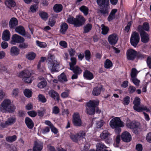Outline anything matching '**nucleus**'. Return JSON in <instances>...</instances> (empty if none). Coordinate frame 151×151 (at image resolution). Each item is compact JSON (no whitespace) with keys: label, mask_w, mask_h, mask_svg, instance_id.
Masks as SVG:
<instances>
[{"label":"nucleus","mask_w":151,"mask_h":151,"mask_svg":"<svg viewBox=\"0 0 151 151\" xmlns=\"http://www.w3.org/2000/svg\"><path fill=\"white\" fill-rule=\"evenodd\" d=\"M92 25L91 24H88L84 27V33L88 32L91 29Z\"/></svg>","instance_id":"a19ab883"},{"label":"nucleus","mask_w":151,"mask_h":151,"mask_svg":"<svg viewBox=\"0 0 151 151\" xmlns=\"http://www.w3.org/2000/svg\"><path fill=\"white\" fill-rule=\"evenodd\" d=\"M73 123L76 126L80 127L82 125V121L78 113H74L73 115Z\"/></svg>","instance_id":"0eeeda50"},{"label":"nucleus","mask_w":151,"mask_h":151,"mask_svg":"<svg viewBox=\"0 0 151 151\" xmlns=\"http://www.w3.org/2000/svg\"><path fill=\"white\" fill-rule=\"evenodd\" d=\"M99 100L90 101L87 103L86 107L87 113L91 115L95 113V107L99 105Z\"/></svg>","instance_id":"20e7f679"},{"label":"nucleus","mask_w":151,"mask_h":151,"mask_svg":"<svg viewBox=\"0 0 151 151\" xmlns=\"http://www.w3.org/2000/svg\"><path fill=\"white\" fill-rule=\"evenodd\" d=\"M139 39L138 33L136 32H134L132 34L130 39L131 45L133 46L136 47L139 41Z\"/></svg>","instance_id":"423d86ee"},{"label":"nucleus","mask_w":151,"mask_h":151,"mask_svg":"<svg viewBox=\"0 0 151 151\" xmlns=\"http://www.w3.org/2000/svg\"><path fill=\"white\" fill-rule=\"evenodd\" d=\"M11 101L9 99H5L0 105V111L4 113L6 110L11 104Z\"/></svg>","instance_id":"6e6552de"},{"label":"nucleus","mask_w":151,"mask_h":151,"mask_svg":"<svg viewBox=\"0 0 151 151\" xmlns=\"http://www.w3.org/2000/svg\"><path fill=\"white\" fill-rule=\"evenodd\" d=\"M109 8L108 4H106L105 5L103 6L102 8L99 10V12L101 14V15L104 16L108 15Z\"/></svg>","instance_id":"2eb2a0df"},{"label":"nucleus","mask_w":151,"mask_h":151,"mask_svg":"<svg viewBox=\"0 0 151 151\" xmlns=\"http://www.w3.org/2000/svg\"><path fill=\"white\" fill-rule=\"evenodd\" d=\"M16 119L15 117H10L8 118L6 124L8 125H10L14 124L16 122Z\"/></svg>","instance_id":"c756f323"},{"label":"nucleus","mask_w":151,"mask_h":151,"mask_svg":"<svg viewBox=\"0 0 151 151\" xmlns=\"http://www.w3.org/2000/svg\"><path fill=\"white\" fill-rule=\"evenodd\" d=\"M134 106L133 108L134 110L138 112L142 111L145 110L147 112H150V110L147 108L146 106L143 105L139 106L140 104V99L138 97H136L135 98L133 101Z\"/></svg>","instance_id":"7ed1b4c3"},{"label":"nucleus","mask_w":151,"mask_h":151,"mask_svg":"<svg viewBox=\"0 0 151 151\" xmlns=\"http://www.w3.org/2000/svg\"><path fill=\"white\" fill-rule=\"evenodd\" d=\"M27 114L30 116L32 117L36 116L37 115V112L35 111H28Z\"/></svg>","instance_id":"052dcab7"},{"label":"nucleus","mask_w":151,"mask_h":151,"mask_svg":"<svg viewBox=\"0 0 151 151\" xmlns=\"http://www.w3.org/2000/svg\"><path fill=\"white\" fill-rule=\"evenodd\" d=\"M70 137L73 142H77L78 141L80 140L77 133L76 134H71Z\"/></svg>","instance_id":"e433bc0d"},{"label":"nucleus","mask_w":151,"mask_h":151,"mask_svg":"<svg viewBox=\"0 0 151 151\" xmlns=\"http://www.w3.org/2000/svg\"><path fill=\"white\" fill-rule=\"evenodd\" d=\"M137 56V52L134 50L130 49L127 52V58L129 60H133Z\"/></svg>","instance_id":"9b49d317"},{"label":"nucleus","mask_w":151,"mask_h":151,"mask_svg":"<svg viewBox=\"0 0 151 151\" xmlns=\"http://www.w3.org/2000/svg\"><path fill=\"white\" fill-rule=\"evenodd\" d=\"M36 56V54L33 52H29L26 55V58L30 60H33Z\"/></svg>","instance_id":"cd10ccee"},{"label":"nucleus","mask_w":151,"mask_h":151,"mask_svg":"<svg viewBox=\"0 0 151 151\" xmlns=\"http://www.w3.org/2000/svg\"><path fill=\"white\" fill-rule=\"evenodd\" d=\"M129 102L130 97L127 96L124 98L122 103L124 105H127L129 104Z\"/></svg>","instance_id":"603ef678"},{"label":"nucleus","mask_w":151,"mask_h":151,"mask_svg":"<svg viewBox=\"0 0 151 151\" xmlns=\"http://www.w3.org/2000/svg\"><path fill=\"white\" fill-rule=\"evenodd\" d=\"M39 101L42 103H45L46 101V99L44 96L42 94H39L38 95Z\"/></svg>","instance_id":"13d9d810"},{"label":"nucleus","mask_w":151,"mask_h":151,"mask_svg":"<svg viewBox=\"0 0 151 151\" xmlns=\"http://www.w3.org/2000/svg\"><path fill=\"white\" fill-rule=\"evenodd\" d=\"M18 21L15 17L12 18L9 22V27L11 29L15 28L18 24Z\"/></svg>","instance_id":"dca6fc26"},{"label":"nucleus","mask_w":151,"mask_h":151,"mask_svg":"<svg viewBox=\"0 0 151 151\" xmlns=\"http://www.w3.org/2000/svg\"><path fill=\"white\" fill-rule=\"evenodd\" d=\"M39 15L43 20L45 21L47 20L49 17L48 14L43 11L40 12L39 13Z\"/></svg>","instance_id":"473e14b6"},{"label":"nucleus","mask_w":151,"mask_h":151,"mask_svg":"<svg viewBox=\"0 0 151 151\" xmlns=\"http://www.w3.org/2000/svg\"><path fill=\"white\" fill-rule=\"evenodd\" d=\"M10 33L8 30H5L3 32L2 35V39L4 41H8L10 38Z\"/></svg>","instance_id":"412c9836"},{"label":"nucleus","mask_w":151,"mask_h":151,"mask_svg":"<svg viewBox=\"0 0 151 151\" xmlns=\"http://www.w3.org/2000/svg\"><path fill=\"white\" fill-rule=\"evenodd\" d=\"M28 46V43H20L19 45V47L21 49H24L27 48Z\"/></svg>","instance_id":"bf43d9fd"},{"label":"nucleus","mask_w":151,"mask_h":151,"mask_svg":"<svg viewBox=\"0 0 151 151\" xmlns=\"http://www.w3.org/2000/svg\"><path fill=\"white\" fill-rule=\"evenodd\" d=\"M131 80L135 86L137 87L139 86L140 83V81L136 77L131 78Z\"/></svg>","instance_id":"5fc2aeb1"},{"label":"nucleus","mask_w":151,"mask_h":151,"mask_svg":"<svg viewBox=\"0 0 151 151\" xmlns=\"http://www.w3.org/2000/svg\"><path fill=\"white\" fill-rule=\"evenodd\" d=\"M57 18V14H51V17L49 19L48 22V24L51 27H52L55 24V19Z\"/></svg>","instance_id":"6ab92c4d"},{"label":"nucleus","mask_w":151,"mask_h":151,"mask_svg":"<svg viewBox=\"0 0 151 151\" xmlns=\"http://www.w3.org/2000/svg\"><path fill=\"white\" fill-rule=\"evenodd\" d=\"M38 7L37 6L36 4H34L31 6L30 7V12L32 13H34L36 12L37 11Z\"/></svg>","instance_id":"49530a36"},{"label":"nucleus","mask_w":151,"mask_h":151,"mask_svg":"<svg viewBox=\"0 0 151 151\" xmlns=\"http://www.w3.org/2000/svg\"><path fill=\"white\" fill-rule=\"evenodd\" d=\"M5 4L9 8L14 7L16 5L15 2L13 0H7L5 1Z\"/></svg>","instance_id":"7c9ffc66"},{"label":"nucleus","mask_w":151,"mask_h":151,"mask_svg":"<svg viewBox=\"0 0 151 151\" xmlns=\"http://www.w3.org/2000/svg\"><path fill=\"white\" fill-rule=\"evenodd\" d=\"M117 11V9H113L112 10L108 18V20L109 21H111L114 19L115 13Z\"/></svg>","instance_id":"c85d7f7f"},{"label":"nucleus","mask_w":151,"mask_h":151,"mask_svg":"<svg viewBox=\"0 0 151 151\" xmlns=\"http://www.w3.org/2000/svg\"><path fill=\"white\" fill-rule=\"evenodd\" d=\"M36 43L37 45L40 47L45 48L47 47V45L45 42H42L38 40H37Z\"/></svg>","instance_id":"6e6d98bb"},{"label":"nucleus","mask_w":151,"mask_h":151,"mask_svg":"<svg viewBox=\"0 0 151 151\" xmlns=\"http://www.w3.org/2000/svg\"><path fill=\"white\" fill-rule=\"evenodd\" d=\"M137 73L138 72L136 69L134 68H132V69L131 72L130 74L131 78L136 77Z\"/></svg>","instance_id":"8fccbe9b"},{"label":"nucleus","mask_w":151,"mask_h":151,"mask_svg":"<svg viewBox=\"0 0 151 151\" xmlns=\"http://www.w3.org/2000/svg\"><path fill=\"white\" fill-rule=\"evenodd\" d=\"M121 138L122 140L126 142H129L132 139L130 134L127 131L124 132L122 133Z\"/></svg>","instance_id":"ddd939ff"},{"label":"nucleus","mask_w":151,"mask_h":151,"mask_svg":"<svg viewBox=\"0 0 151 151\" xmlns=\"http://www.w3.org/2000/svg\"><path fill=\"white\" fill-rule=\"evenodd\" d=\"M149 24L147 22H145L143 25V28L144 30L148 31L149 29Z\"/></svg>","instance_id":"e2e57ef3"},{"label":"nucleus","mask_w":151,"mask_h":151,"mask_svg":"<svg viewBox=\"0 0 151 151\" xmlns=\"http://www.w3.org/2000/svg\"><path fill=\"white\" fill-rule=\"evenodd\" d=\"M110 125L112 128H114L117 127H124V123L119 117H116L111 120Z\"/></svg>","instance_id":"39448f33"},{"label":"nucleus","mask_w":151,"mask_h":151,"mask_svg":"<svg viewBox=\"0 0 151 151\" xmlns=\"http://www.w3.org/2000/svg\"><path fill=\"white\" fill-rule=\"evenodd\" d=\"M96 151H101L103 149L106 147L104 145L101 143H98L96 145Z\"/></svg>","instance_id":"ea45409f"},{"label":"nucleus","mask_w":151,"mask_h":151,"mask_svg":"<svg viewBox=\"0 0 151 151\" xmlns=\"http://www.w3.org/2000/svg\"><path fill=\"white\" fill-rule=\"evenodd\" d=\"M58 80L62 82H65L67 81L66 76L63 73H62L61 75L58 76Z\"/></svg>","instance_id":"c9c22d12"},{"label":"nucleus","mask_w":151,"mask_h":151,"mask_svg":"<svg viewBox=\"0 0 151 151\" xmlns=\"http://www.w3.org/2000/svg\"><path fill=\"white\" fill-rule=\"evenodd\" d=\"M19 76L20 78H24L28 77H31V73L28 70H25L20 72Z\"/></svg>","instance_id":"aec40b11"},{"label":"nucleus","mask_w":151,"mask_h":151,"mask_svg":"<svg viewBox=\"0 0 151 151\" xmlns=\"http://www.w3.org/2000/svg\"><path fill=\"white\" fill-rule=\"evenodd\" d=\"M68 25L65 23H62L60 25V32L62 34H65L68 28Z\"/></svg>","instance_id":"a878e982"},{"label":"nucleus","mask_w":151,"mask_h":151,"mask_svg":"<svg viewBox=\"0 0 151 151\" xmlns=\"http://www.w3.org/2000/svg\"><path fill=\"white\" fill-rule=\"evenodd\" d=\"M12 43L13 44L15 43H21L24 41V39L23 37L19 35L15 34L12 35Z\"/></svg>","instance_id":"1a4fd4ad"},{"label":"nucleus","mask_w":151,"mask_h":151,"mask_svg":"<svg viewBox=\"0 0 151 151\" xmlns=\"http://www.w3.org/2000/svg\"><path fill=\"white\" fill-rule=\"evenodd\" d=\"M23 80L24 82L27 83H31L32 81L31 77H28L26 78H23Z\"/></svg>","instance_id":"680f3d73"},{"label":"nucleus","mask_w":151,"mask_h":151,"mask_svg":"<svg viewBox=\"0 0 151 151\" xmlns=\"http://www.w3.org/2000/svg\"><path fill=\"white\" fill-rule=\"evenodd\" d=\"M17 139V137L16 135L7 137L6 139L9 142H12L15 141Z\"/></svg>","instance_id":"f704fd0d"},{"label":"nucleus","mask_w":151,"mask_h":151,"mask_svg":"<svg viewBox=\"0 0 151 151\" xmlns=\"http://www.w3.org/2000/svg\"><path fill=\"white\" fill-rule=\"evenodd\" d=\"M147 63L148 66L151 69V57L148 56L147 60Z\"/></svg>","instance_id":"69168bd1"},{"label":"nucleus","mask_w":151,"mask_h":151,"mask_svg":"<svg viewBox=\"0 0 151 151\" xmlns=\"http://www.w3.org/2000/svg\"><path fill=\"white\" fill-rule=\"evenodd\" d=\"M43 143L40 141H35L33 147V151H42L43 148Z\"/></svg>","instance_id":"f8f14e48"},{"label":"nucleus","mask_w":151,"mask_h":151,"mask_svg":"<svg viewBox=\"0 0 151 151\" xmlns=\"http://www.w3.org/2000/svg\"><path fill=\"white\" fill-rule=\"evenodd\" d=\"M141 40L144 43H146L148 42L149 40V37L148 34L145 32H140Z\"/></svg>","instance_id":"f3484780"},{"label":"nucleus","mask_w":151,"mask_h":151,"mask_svg":"<svg viewBox=\"0 0 151 151\" xmlns=\"http://www.w3.org/2000/svg\"><path fill=\"white\" fill-rule=\"evenodd\" d=\"M136 149L137 151H142L143 148L141 144H138L136 146Z\"/></svg>","instance_id":"338daca9"},{"label":"nucleus","mask_w":151,"mask_h":151,"mask_svg":"<svg viewBox=\"0 0 151 151\" xmlns=\"http://www.w3.org/2000/svg\"><path fill=\"white\" fill-rule=\"evenodd\" d=\"M97 3L99 6H101L106 4H109L108 2H106V0H97Z\"/></svg>","instance_id":"09e8293b"},{"label":"nucleus","mask_w":151,"mask_h":151,"mask_svg":"<svg viewBox=\"0 0 151 151\" xmlns=\"http://www.w3.org/2000/svg\"><path fill=\"white\" fill-rule=\"evenodd\" d=\"M71 62L69 63L70 65V68H72L76 65V59L74 57H72L70 58Z\"/></svg>","instance_id":"79ce46f5"},{"label":"nucleus","mask_w":151,"mask_h":151,"mask_svg":"<svg viewBox=\"0 0 151 151\" xmlns=\"http://www.w3.org/2000/svg\"><path fill=\"white\" fill-rule=\"evenodd\" d=\"M109 135V133L108 131L106 130L104 131L100 135L102 139H105Z\"/></svg>","instance_id":"3c124183"},{"label":"nucleus","mask_w":151,"mask_h":151,"mask_svg":"<svg viewBox=\"0 0 151 151\" xmlns=\"http://www.w3.org/2000/svg\"><path fill=\"white\" fill-rule=\"evenodd\" d=\"M69 69L73 71V73L78 75L80 74L82 72V70L80 67L78 65L75 66Z\"/></svg>","instance_id":"b1692460"},{"label":"nucleus","mask_w":151,"mask_h":151,"mask_svg":"<svg viewBox=\"0 0 151 151\" xmlns=\"http://www.w3.org/2000/svg\"><path fill=\"white\" fill-rule=\"evenodd\" d=\"M47 84L46 81H43L39 83L38 84L37 86L40 88H43L46 86Z\"/></svg>","instance_id":"864d4df0"},{"label":"nucleus","mask_w":151,"mask_h":151,"mask_svg":"<svg viewBox=\"0 0 151 151\" xmlns=\"http://www.w3.org/2000/svg\"><path fill=\"white\" fill-rule=\"evenodd\" d=\"M25 123L28 128L32 129L33 127L34 122L30 118L28 117H26L25 119Z\"/></svg>","instance_id":"a211bd4d"},{"label":"nucleus","mask_w":151,"mask_h":151,"mask_svg":"<svg viewBox=\"0 0 151 151\" xmlns=\"http://www.w3.org/2000/svg\"><path fill=\"white\" fill-rule=\"evenodd\" d=\"M16 109V107L14 105H10L9 106V107L7 108V109L6 110V111H4V112L9 113H13L15 111Z\"/></svg>","instance_id":"2f4dec72"},{"label":"nucleus","mask_w":151,"mask_h":151,"mask_svg":"<svg viewBox=\"0 0 151 151\" xmlns=\"http://www.w3.org/2000/svg\"><path fill=\"white\" fill-rule=\"evenodd\" d=\"M80 9L85 15H87L88 14V8L86 6H83L80 8Z\"/></svg>","instance_id":"de8ad7c7"},{"label":"nucleus","mask_w":151,"mask_h":151,"mask_svg":"<svg viewBox=\"0 0 151 151\" xmlns=\"http://www.w3.org/2000/svg\"><path fill=\"white\" fill-rule=\"evenodd\" d=\"M70 91L68 89H66L65 90V91L63 92L61 95V96L63 98H66L68 97L69 96Z\"/></svg>","instance_id":"4d7b16f0"},{"label":"nucleus","mask_w":151,"mask_h":151,"mask_svg":"<svg viewBox=\"0 0 151 151\" xmlns=\"http://www.w3.org/2000/svg\"><path fill=\"white\" fill-rule=\"evenodd\" d=\"M19 50L16 46L12 47L10 49V55L12 56H17L19 53Z\"/></svg>","instance_id":"4be33fe9"},{"label":"nucleus","mask_w":151,"mask_h":151,"mask_svg":"<svg viewBox=\"0 0 151 151\" xmlns=\"http://www.w3.org/2000/svg\"><path fill=\"white\" fill-rule=\"evenodd\" d=\"M25 96L27 98H30L32 96V91L29 89L26 88L23 92Z\"/></svg>","instance_id":"72a5a7b5"},{"label":"nucleus","mask_w":151,"mask_h":151,"mask_svg":"<svg viewBox=\"0 0 151 151\" xmlns=\"http://www.w3.org/2000/svg\"><path fill=\"white\" fill-rule=\"evenodd\" d=\"M108 40L110 45H114L116 43L118 40V37L116 34H113L109 36Z\"/></svg>","instance_id":"9d476101"},{"label":"nucleus","mask_w":151,"mask_h":151,"mask_svg":"<svg viewBox=\"0 0 151 151\" xmlns=\"http://www.w3.org/2000/svg\"><path fill=\"white\" fill-rule=\"evenodd\" d=\"M67 22L70 24L74 25L76 27H79L83 25L85 23L86 19L81 15L76 16V18L73 17H69Z\"/></svg>","instance_id":"f03ea898"},{"label":"nucleus","mask_w":151,"mask_h":151,"mask_svg":"<svg viewBox=\"0 0 151 151\" xmlns=\"http://www.w3.org/2000/svg\"><path fill=\"white\" fill-rule=\"evenodd\" d=\"M101 27H102V34L103 35H106L108 33L109 30V28L108 27L105 26L104 24H101Z\"/></svg>","instance_id":"4c0bfd02"},{"label":"nucleus","mask_w":151,"mask_h":151,"mask_svg":"<svg viewBox=\"0 0 151 151\" xmlns=\"http://www.w3.org/2000/svg\"><path fill=\"white\" fill-rule=\"evenodd\" d=\"M53 50L49 51L46 57H42L39 60L40 62H43L45 60L49 68L52 72H57V61L55 60V56L53 53Z\"/></svg>","instance_id":"f257e3e1"},{"label":"nucleus","mask_w":151,"mask_h":151,"mask_svg":"<svg viewBox=\"0 0 151 151\" xmlns=\"http://www.w3.org/2000/svg\"><path fill=\"white\" fill-rule=\"evenodd\" d=\"M102 87H95L93 90L92 94L93 95L97 96L99 95L101 93Z\"/></svg>","instance_id":"bb28decb"},{"label":"nucleus","mask_w":151,"mask_h":151,"mask_svg":"<svg viewBox=\"0 0 151 151\" xmlns=\"http://www.w3.org/2000/svg\"><path fill=\"white\" fill-rule=\"evenodd\" d=\"M104 67L107 69L109 68L112 66L111 61L109 59L106 60L104 62Z\"/></svg>","instance_id":"58836bf2"},{"label":"nucleus","mask_w":151,"mask_h":151,"mask_svg":"<svg viewBox=\"0 0 151 151\" xmlns=\"http://www.w3.org/2000/svg\"><path fill=\"white\" fill-rule=\"evenodd\" d=\"M127 127L131 129L138 128H139L140 124L138 122L133 121L126 124Z\"/></svg>","instance_id":"4468645a"},{"label":"nucleus","mask_w":151,"mask_h":151,"mask_svg":"<svg viewBox=\"0 0 151 151\" xmlns=\"http://www.w3.org/2000/svg\"><path fill=\"white\" fill-rule=\"evenodd\" d=\"M15 31L19 34L24 35H25V31L24 27L22 26L17 27L15 29Z\"/></svg>","instance_id":"5701e85b"},{"label":"nucleus","mask_w":151,"mask_h":151,"mask_svg":"<svg viewBox=\"0 0 151 151\" xmlns=\"http://www.w3.org/2000/svg\"><path fill=\"white\" fill-rule=\"evenodd\" d=\"M83 76L86 79L91 80L93 78V74L87 70H85L83 73Z\"/></svg>","instance_id":"393cba45"},{"label":"nucleus","mask_w":151,"mask_h":151,"mask_svg":"<svg viewBox=\"0 0 151 151\" xmlns=\"http://www.w3.org/2000/svg\"><path fill=\"white\" fill-rule=\"evenodd\" d=\"M84 53L86 59L88 61H89L91 58V55L90 51L88 50H87L85 51Z\"/></svg>","instance_id":"c03bdc74"},{"label":"nucleus","mask_w":151,"mask_h":151,"mask_svg":"<svg viewBox=\"0 0 151 151\" xmlns=\"http://www.w3.org/2000/svg\"><path fill=\"white\" fill-rule=\"evenodd\" d=\"M38 115L40 117H42L45 113V110H43L42 111H41L39 110H37Z\"/></svg>","instance_id":"774afa93"},{"label":"nucleus","mask_w":151,"mask_h":151,"mask_svg":"<svg viewBox=\"0 0 151 151\" xmlns=\"http://www.w3.org/2000/svg\"><path fill=\"white\" fill-rule=\"evenodd\" d=\"M86 132L83 131H80L77 134L80 140L83 139L84 138L86 135Z\"/></svg>","instance_id":"37998d69"},{"label":"nucleus","mask_w":151,"mask_h":151,"mask_svg":"<svg viewBox=\"0 0 151 151\" xmlns=\"http://www.w3.org/2000/svg\"><path fill=\"white\" fill-rule=\"evenodd\" d=\"M49 93L51 97L55 99H57V92L54 91L53 90H51L49 92Z\"/></svg>","instance_id":"a18cd8bd"},{"label":"nucleus","mask_w":151,"mask_h":151,"mask_svg":"<svg viewBox=\"0 0 151 151\" xmlns=\"http://www.w3.org/2000/svg\"><path fill=\"white\" fill-rule=\"evenodd\" d=\"M136 88L133 86H130L128 88V91L130 93H132L135 91Z\"/></svg>","instance_id":"0e129e2a"}]
</instances>
